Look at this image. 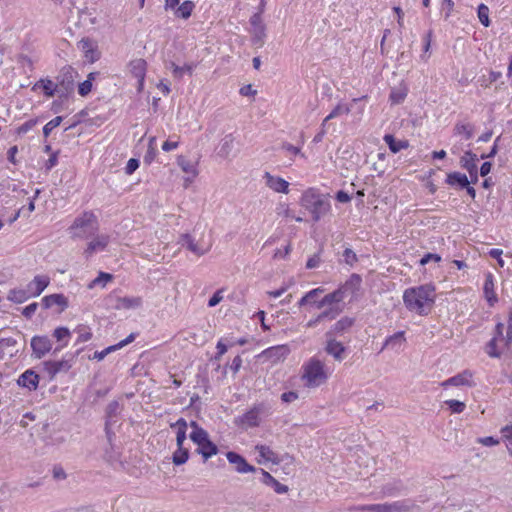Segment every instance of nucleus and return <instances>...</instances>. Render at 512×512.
I'll list each match as a JSON object with an SVG mask.
<instances>
[{
	"instance_id": "1",
	"label": "nucleus",
	"mask_w": 512,
	"mask_h": 512,
	"mask_svg": "<svg viewBox=\"0 0 512 512\" xmlns=\"http://www.w3.org/2000/svg\"><path fill=\"white\" fill-rule=\"evenodd\" d=\"M406 308L419 315H427L434 303V288L430 285L406 289L403 294Z\"/></svg>"
},
{
	"instance_id": "2",
	"label": "nucleus",
	"mask_w": 512,
	"mask_h": 512,
	"mask_svg": "<svg viewBox=\"0 0 512 512\" xmlns=\"http://www.w3.org/2000/svg\"><path fill=\"white\" fill-rule=\"evenodd\" d=\"M300 204L309 211L315 222L319 221L330 210L328 195L320 193L315 188H309L302 194Z\"/></svg>"
},
{
	"instance_id": "3",
	"label": "nucleus",
	"mask_w": 512,
	"mask_h": 512,
	"mask_svg": "<svg viewBox=\"0 0 512 512\" xmlns=\"http://www.w3.org/2000/svg\"><path fill=\"white\" fill-rule=\"evenodd\" d=\"M351 291L352 286L350 281L347 280L344 285L340 286L333 292L326 294L321 299H317V302H314L312 305L317 309H323V311H333L332 315L335 319L344 311V300Z\"/></svg>"
},
{
	"instance_id": "4",
	"label": "nucleus",
	"mask_w": 512,
	"mask_h": 512,
	"mask_svg": "<svg viewBox=\"0 0 512 512\" xmlns=\"http://www.w3.org/2000/svg\"><path fill=\"white\" fill-rule=\"evenodd\" d=\"M324 367V363L316 357L304 364L302 378L307 387H318L326 382L328 376Z\"/></svg>"
},
{
	"instance_id": "5",
	"label": "nucleus",
	"mask_w": 512,
	"mask_h": 512,
	"mask_svg": "<svg viewBox=\"0 0 512 512\" xmlns=\"http://www.w3.org/2000/svg\"><path fill=\"white\" fill-rule=\"evenodd\" d=\"M70 231L75 238H88L98 231V220L93 212H84L81 216L75 218L70 227Z\"/></svg>"
},
{
	"instance_id": "6",
	"label": "nucleus",
	"mask_w": 512,
	"mask_h": 512,
	"mask_svg": "<svg viewBox=\"0 0 512 512\" xmlns=\"http://www.w3.org/2000/svg\"><path fill=\"white\" fill-rule=\"evenodd\" d=\"M270 410L271 407L267 403H256L246 413L236 417L234 423L245 429L258 427L261 423V417L270 415Z\"/></svg>"
},
{
	"instance_id": "7",
	"label": "nucleus",
	"mask_w": 512,
	"mask_h": 512,
	"mask_svg": "<svg viewBox=\"0 0 512 512\" xmlns=\"http://www.w3.org/2000/svg\"><path fill=\"white\" fill-rule=\"evenodd\" d=\"M77 72L71 67H63L58 76V94L60 98H67L74 91V78Z\"/></svg>"
},
{
	"instance_id": "8",
	"label": "nucleus",
	"mask_w": 512,
	"mask_h": 512,
	"mask_svg": "<svg viewBox=\"0 0 512 512\" xmlns=\"http://www.w3.org/2000/svg\"><path fill=\"white\" fill-rule=\"evenodd\" d=\"M354 454L356 455L355 461L359 467V471L357 472L358 475L362 479H366L372 476L376 464L374 457H372L362 448H357Z\"/></svg>"
},
{
	"instance_id": "9",
	"label": "nucleus",
	"mask_w": 512,
	"mask_h": 512,
	"mask_svg": "<svg viewBox=\"0 0 512 512\" xmlns=\"http://www.w3.org/2000/svg\"><path fill=\"white\" fill-rule=\"evenodd\" d=\"M81 351H82V349H79L76 351V353L74 355H71L69 358H64L59 361H53V360L45 361L43 363V366H44V370L49 375V378L53 379L58 373L68 372L73 366L75 357L78 356L81 353Z\"/></svg>"
},
{
	"instance_id": "10",
	"label": "nucleus",
	"mask_w": 512,
	"mask_h": 512,
	"mask_svg": "<svg viewBox=\"0 0 512 512\" xmlns=\"http://www.w3.org/2000/svg\"><path fill=\"white\" fill-rule=\"evenodd\" d=\"M408 510L409 506L404 501L354 507V511L362 512H407Z\"/></svg>"
},
{
	"instance_id": "11",
	"label": "nucleus",
	"mask_w": 512,
	"mask_h": 512,
	"mask_svg": "<svg viewBox=\"0 0 512 512\" xmlns=\"http://www.w3.org/2000/svg\"><path fill=\"white\" fill-rule=\"evenodd\" d=\"M30 345L37 359H41L52 349V342L47 336H34Z\"/></svg>"
},
{
	"instance_id": "12",
	"label": "nucleus",
	"mask_w": 512,
	"mask_h": 512,
	"mask_svg": "<svg viewBox=\"0 0 512 512\" xmlns=\"http://www.w3.org/2000/svg\"><path fill=\"white\" fill-rule=\"evenodd\" d=\"M477 161V155L471 151H466L460 159V164L468 171L472 183H476L478 181Z\"/></svg>"
},
{
	"instance_id": "13",
	"label": "nucleus",
	"mask_w": 512,
	"mask_h": 512,
	"mask_svg": "<svg viewBox=\"0 0 512 512\" xmlns=\"http://www.w3.org/2000/svg\"><path fill=\"white\" fill-rule=\"evenodd\" d=\"M226 457H227V460L229 461V463L235 465V470L238 473H242V474L248 473V472L256 473L258 470L256 467L250 465L246 461V459L242 455L238 454L237 452L229 451V452H227Z\"/></svg>"
},
{
	"instance_id": "14",
	"label": "nucleus",
	"mask_w": 512,
	"mask_h": 512,
	"mask_svg": "<svg viewBox=\"0 0 512 512\" xmlns=\"http://www.w3.org/2000/svg\"><path fill=\"white\" fill-rule=\"evenodd\" d=\"M39 380V375L34 370L28 369L19 376L17 383L29 391H35L38 388Z\"/></svg>"
},
{
	"instance_id": "15",
	"label": "nucleus",
	"mask_w": 512,
	"mask_h": 512,
	"mask_svg": "<svg viewBox=\"0 0 512 512\" xmlns=\"http://www.w3.org/2000/svg\"><path fill=\"white\" fill-rule=\"evenodd\" d=\"M259 475V480L267 486H271L278 494H283L288 491V487L278 480H276L270 473L264 469L259 468L256 472Z\"/></svg>"
},
{
	"instance_id": "16",
	"label": "nucleus",
	"mask_w": 512,
	"mask_h": 512,
	"mask_svg": "<svg viewBox=\"0 0 512 512\" xmlns=\"http://www.w3.org/2000/svg\"><path fill=\"white\" fill-rule=\"evenodd\" d=\"M442 387L447 386H468L472 387L474 386L473 380H472V373L468 370L463 371L462 373H459L441 383Z\"/></svg>"
},
{
	"instance_id": "17",
	"label": "nucleus",
	"mask_w": 512,
	"mask_h": 512,
	"mask_svg": "<svg viewBox=\"0 0 512 512\" xmlns=\"http://www.w3.org/2000/svg\"><path fill=\"white\" fill-rule=\"evenodd\" d=\"M146 67L147 63L142 58L134 59L129 63L130 72L133 74L134 77L138 79L139 90L142 89L144 84Z\"/></svg>"
},
{
	"instance_id": "18",
	"label": "nucleus",
	"mask_w": 512,
	"mask_h": 512,
	"mask_svg": "<svg viewBox=\"0 0 512 512\" xmlns=\"http://www.w3.org/2000/svg\"><path fill=\"white\" fill-rule=\"evenodd\" d=\"M263 177L266 180V186H268L270 189L279 193H288L289 183L285 179L281 177H275L271 175L269 172H265Z\"/></svg>"
},
{
	"instance_id": "19",
	"label": "nucleus",
	"mask_w": 512,
	"mask_h": 512,
	"mask_svg": "<svg viewBox=\"0 0 512 512\" xmlns=\"http://www.w3.org/2000/svg\"><path fill=\"white\" fill-rule=\"evenodd\" d=\"M290 353V349L287 345H278L266 349L263 352V356L273 363L284 360Z\"/></svg>"
},
{
	"instance_id": "20",
	"label": "nucleus",
	"mask_w": 512,
	"mask_h": 512,
	"mask_svg": "<svg viewBox=\"0 0 512 512\" xmlns=\"http://www.w3.org/2000/svg\"><path fill=\"white\" fill-rule=\"evenodd\" d=\"M181 244L197 256H202L209 251V247L204 248L190 234L181 235Z\"/></svg>"
},
{
	"instance_id": "21",
	"label": "nucleus",
	"mask_w": 512,
	"mask_h": 512,
	"mask_svg": "<svg viewBox=\"0 0 512 512\" xmlns=\"http://www.w3.org/2000/svg\"><path fill=\"white\" fill-rule=\"evenodd\" d=\"M325 351L334 357L337 361H342L345 357L346 348L341 341L336 339L327 340Z\"/></svg>"
},
{
	"instance_id": "22",
	"label": "nucleus",
	"mask_w": 512,
	"mask_h": 512,
	"mask_svg": "<svg viewBox=\"0 0 512 512\" xmlns=\"http://www.w3.org/2000/svg\"><path fill=\"white\" fill-rule=\"evenodd\" d=\"M41 305L45 309H49L54 305L60 306V312L68 307V300L63 294H51L42 299Z\"/></svg>"
},
{
	"instance_id": "23",
	"label": "nucleus",
	"mask_w": 512,
	"mask_h": 512,
	"mask_svg": "<svg viewBox=\"0 0 512 512\" xmlns=\"http://www.w3.org/2000/svg\"><path fill=\"white\" fill-rule=\"evenodd\" d=\"M50 280L46 276H35L34 279L27 285L32 297L39 296L45 288L49 285Z\"/></svg>"
},
{
	"instance_id": "24",
	"label": "nucleus",
	"mask_w": 512,
	"mask_h": 512,
	"mask_svg": "<svg viewBox=\"0 0 512 512\" xmlns=\"http://www.w3.org/2000/svg\"><path fill=\"white\" fill-rule=\"evenodd\" d=\"M405 342H406L405 332L404 331L396 332L395 334L389 336L385 340L382 350L385 348H389L395 352H399Z\"/></svg>"
},
{
	"instance_id": "25",
	"label": "nucleus",
	"mask_w": 512,
	"mask_h": 512,
	"mask_svg": "<svg viewBox=\"0 0 512 512\" xmlns=\"http://www.w3.org/2000/svg\"><path fill=\"white\" fill-rule=\"evenodd\" d=\"M109 243L108 235H98L95 239L89 242L84 254L86 257H90L96 251H102L106 248Z\"/></svg>"
},
{
	"instance_id": "26",
	"label": "nucleus",
	"mask_w": 512,
	"mask_h": 512,
	"mask_svg": "<svg viewBox=\"0 0 512 512\" xmlns=\"http://www.w3.org/2000/svg\"><path fill=\"white\" fill-rule=\"evenodd\" d=\"M483 290H484L485 298L488 301L489 305L493 306L498 301V298L494 292V281H493V275L491 273H488L486 275Z\"/></svg>"
},
{
	"instance_id": "27",
	"label": "nucleus",
	"mask_w": 512,
	"mask_h": 512,
	"mask_svg": "<svg viewBox=\"0 0 512 512\" xmlns=\"http://www.w3.org/2000/svg\"><path fill=\"white\" fill-rule=\"evenodd\" d=\"M218 451L219 449L217 445L210 439L207 440L205 443L199 445L198 448L196 449V453L200 454L203 457L204 461H207L209 458L216 455Z\"/></svg>"
},
{
	"instance_id": "28",
	"label": "nucleus",
	"mask_w": 512,
	"mask_h": 512,
	"mask_svg": "<svg viewBox=\"0 0 512 512\" xmlns=\"http://www.w3.org/2000/svg\"><path fill=\"white\" fill-rule=\"evenodd\" d=\"M171 428L176 427V445L184 446V441L186 440V431H187V422L184 418H179L175 423H172Z\"/></svg>"
},
{
	"instance_id": "29",
	"label": "nucleus",
	"mask_w": 512,
	"mask_h": 512,
	"mask_svg": "<svg viewBox=\"0 0 512 512\" xmlns=\"http://www.w3.org/2000/svg\"><path fill=\"white\" fill-rule=\"evenodd\" d=\"M118 410H119V403L117 401H111L107 405V408H106L107 420L105 423V432H106V435H107V438L109 441H111L112 435H114L109 428L110 419H112L113 417H115L117 415Z\"/></svg>"
},
{
	"instance_id": "30",
	"label": "nucleus",
	"mask_w": 512,
	"mask_h": 512,
	"mask_svg": "<svg viewBox=\"0 0 512 512\" xmlns=\"http://www.w3.org/2000/svg\"><path fill=\"white\" fill-rule=\"evenodd\" d=\"M32 297L28 287L26 289H12L8 292V300L11 302L21 304Z\"/></svg>"
},
{
	"instance_id": "31",
	"label": "nucleus",
	"mask_w": 512,
	"mask_h": 512,
	"mask_svg": "<svg viewBox=\"0 0 512 512\" xmlns=\"http://www.w3.org/2000/svg\"><path fill=\"white\" fill-rule=\"evenodd\" d=\"M167 68L172 70L173 76L177 79H181L184 75V73L189 74L190 76L193 74L195 65L193 63L191 64H185L184 66H178L174 62H170L167 65Z\"/></svg>"
},
{
	"instance_id": "32",
	"label": "nucleus",
	"mask_w": 512,
	"mask_h": 512,
	"mask_svg": "<svg viewBox=\"0 0 512 512\" xmlns=\"http://www.w3.org/2000/svg\"><path fill=\"white\" fill-rule=\"evenodd\" d=\"M341 153V156L338 155L336 158V166L340 170V174L344 177H347V173L350 171L352 167V161H350L347 157H345V154H349L348 151H338Z\"/></svg>"
},
{
	"instance_id": "33",
	"label": "nucleus",
	"mask_w": 512,
	"mask_h": 512,
	"mask_svg": "<svg viewBox=\"0 0 512 512\" xmlns=\"http://www.w3.org/2000/svg\"><path fill=\"white\" fill-rule=\"evenodd\" d=\"M252 38L251 42L252 44L257 47L261 48L263 47L265 43L266 38V26H257L251 29Z\"/></svg>"
},
{
	"instance_id": "34",
	"label": "nucleus",
	"mask_w": 512,
	"mask_h": 512,
	"mask_svg": "<svg viewBox=\"0 0 512 512\" xmlns=\"http://www.w3.org/2000/svg\"><path fill=\"white\" fill-rule=\"evenodd\" d=\"M446 183L451 186L458 185L460 188H464L467 187L470 182L465 174L451 172L447 175Z\"/></svg>"
},
{
	"instance_id": "35",
	"label": "nucleus",
	"mask_w": 512,
	"mask_h": 512,
	"mask_svg": "<svg viewBox=\"0 0 512 512\" xmlns=\"http://www.w3.org/2000/svg\"><path fill=\"white\" fill-rule=\"evenodd\" d=\"M142 305L141 297H119L116 308L131 309L139 308Z\"/></svg>"
},
{
	"instance_id": "36",
	"label": "nucleus",
	"mask_w": 512,
	"mask_h": 512,
	"mask_svg": "<svg viewBox=\"0 0 512 512\" xmlns=\"http://www.w3.org/2000/svg\"><path fill=\"white\" fill-rule=\"evenodd\" d=\"M352 327V319L345 317L337 321L327 335L341 336L347 329Z\"/></svg>"
},
{
	"instance_id": "37",
	"label": "nucleus",
	"mask_w": 512,
	"mask_h": 512,
	"mask_svg": "<svg viewBox=\"0 0 512 512\" xmlns=\"http://www.w3.org/2000/svg\"><path fill=\"white\" fill-rule=\"evenodd\" d=\"M177 164L188 175H191L192 178H195L198 175V171L196 169V165L191 160L187 159L184 156H179L177 158Z\"/></svg>"
},
{
	"instance_id": "38",
	"label": "nucleus",
	"mask_w": 512,
	"mask_h": 512,
	"mask_svg": "<svg viewBox=\"0 0 512 512\" xmlns=\"http://www.w3.org/2000/svg\"><path fill=\"white\" fill-rule=\"evenodd\" d=\"M53 337L58 341V342H63L65 341L63 344L57 346L54 350V354H56L57 352L61 351V349L67 345V339L70 337V331L67 327H57L54 332H53Z\"/></svg>"
},
{
	"instance_id": "39",
	"label": "nucleus",
	"mask_w": 512,
	"mask_h": 512,
	"mask_svg": "<svg viewBox=\"0 0 512 512\" xmlns=\"http://www.w3.org/2000/svg\"><path fill=\"white\" fill-rule=\"evenodd\" d=\"M194 8L195 4L190 0H186L176 8L175 16L182 19H188Z\"/></svg>"
},
{
	"instance_id": "40",
	"label": "nucleus",
	"mask_w": 512,
	"mask_h": 512,
	"mask_svg": "<svg viewBox=\"0 0 512 512\" xmlns=\"http://www.w3.org/2000/svg\"><path fill=\"white\" fill-rule=\"evenodd\" d=\"M189 459V450L184 446H177L172 455V463L176 466L185 464Z\"/></svg>"
},
{
	"instance_id": "41",
	"label": "nucleus",
	"mask_w": 512,
	"mask_h": 512,
	"mask_svg": "<svg viewBox=\"0 0 512 512\" xmlns=\"http://www.w3.org/2000/svg\"><path fill=\"white\" fill-rule=\"evenodd\" d=\"M234 138L231 134L226 135L220 143L218 155L227 158L233 150Z\"/></svg>"
},
{
	"instance_id": "42",
	"label": "nucleus",
	"mask_w": 512,
	"mask_h": 512,
	"mask_svg": "<svg viewBox=\"0 0 512 512\" xmlns=\"http://www.w3.org/2000/svg\"><path fill=\"white\" fill-rule=\"evenodd\" d=\"M384 141L393 153H397L400 150L405 149L409 146L407 141H397L391 134H386L384 136Z\"/></svg>"
},
{
	"instance_id": "43",
	"label": "nucleus",
	"mask_w": 512,
	"mask_h": 512,
	"mask_svg": "<svg viewBox=\"0 0 512 512\" xmlns=\"http://www.w3.org/2000/svg\"><path fill=\"white\" fill-rule=\"evenodd\" d=\"M403 488H404V485H403L402 481L393 480L392 482H388L383 485L382 492L386 496H394L397 493H399L400 491H402Z\"/></svg>"
},
{
	"instance_id": "44",
	"label": "nucleus",
	"mask_w": 512,
	"mask_h": 512,
	"mask_svg": "<svg viewBox=\"0 0 512 512\" xmlns=\"http://www.w3.org/2000/svg\"><path fill=\"white\" fill-rule=\"evenodd\" d=\"M474 126L470 123L459 122L454 127L455 135H463L465 139H470L473 136Z\"/></svg>"
},
{
	"instance_id": "45",
	"label": "nucleus",
	"mask_w": 512,
	"mask_h": 512,
	"mask_svg": "<svg viewBox=\"0 0 512 512\" xmlns=\"http://www.w3.org/2000/svg\"><path fill=\"white\" fill-rule=\"evenodd\" d=\"M191 441L195 443L197 446L205 443L209 440V434L205 429H198L197 431H192L189 435Z\"/></svg>"
},
{
	"instance_id": "46",
	"label": "nucleus",
	"mask_w": 512,
	"mask_h": 512,
	"mask_svg": "<svg viewBox=\"0 0 512 512\" xmlns=\"http://www.w3.org/2000/svg\"><path fill=\"white\" fill-rule=\"evenodd\" d=\"M332 312L333 311H331V310L330 311H322L320 314L317 315V317L308 321L307 327L313 328V327H316L320 322H323L325 320H329V321L334 320Z\"/></svg>"
},
{
	"instance_id": "47",
	"label": "nucleus",
	"mask_w": 512,
	"mask_h": 512,
	"mask_svg": "<svg viewBox=\"0 0 512 512\" xmlns=\"http://www.w3.org/2000/svg\"><path fill=\"white\" fill-rule=\"evenodd\" d=\"M40 82L42 83L43 92L47 97H52L55 93H58V85L53 81L46 79L41 80Z\"/></svg>"
},
{
	"instance_id": "48",
	"label": "nucleus",
	"mask_w": 512,
	"mask_h": 512,
	"mask_svg": "<svg viewBox=\"0 0 512 512\" xmlns=\"http://www.w3.org/2000/svg\"><path fill=\"white\" fill-rule=\"evenodd\" d=\"M486 353L492 358H500L501 352L497 349V338L493 337L486 345Z\"/></svg>"
},
{
	"instance_id": "49",
	"label": "nucleus",
	"mask_w": 512,
	"mask_h": 512,
	"mask_svg": "<svg viewBox=\"0 0 512 512\" xmlns=\"http://www.w3.org/2000/svg\"><path fill=\"white\" fill-rule=\"evenodd\" d=\"M349 113V108L347 105H337L331 112L330 114L324 119L323 121V126H325V123L332 119V118H336L342 114H346L348 115Z\"/></svg>"
},
{
	"instance_id": "50",
	"label": "nucleus",
	"mask_w": 512,
	"mask_h": 512,
	"mask_svg": "<svg viewBox=\"0 0 512 512\" xmlns=\"http://www.w3.org/2000/svg\"><path fill=\"white\" fill-rule=\"evenodd\" d=\"M478 18L479 21L485 26L488 27L490 25L489 20V8L485 4H480L478 6Z\"/></svg>"
},
{
	"instance_id": "51",
	"label": "nucleus",
	"mask_w": 512,
	"mask_h": 512,
	"mask_svg": "<svg viewBox=\"0 0 512 512\" xmlns=\"http://www.w3.org/2000/svg\"><path fill=\"white\" fill-rule=\"evenodd\" d=\"M113 279V275L105 272H100L99 275L91 282L89 288L97 285L105 286L109 281Z\"/></svg>"
},
{
	"instance_id": "52",
	"label": "nucleus",
	"mask_w": 512,
	"mask_h": 512,
	"mask_svg": "<svg viewBox=\"0 0 512 512\" xmlns=\"http://www.w3.org/2000/svg\"><path fill=\"white\" fill-rule=\"evenodd\" d=\"M62 120H63V118L61 116H57V117L53 118L52 120H50L47 124H45V126L43 127L44 136L48 137L50 135V133L52 132V130L61 124Z\"/></svg>"
},
{
	"instance_id": "53",
	"label": "nucleus",
	"mask_w": 512,
	"mask_h": 512,
	"mask_svg": "<svg viewBox=\"0 0 512 512\" xmlns=\"http://www.w3.org/2000/svg\"><path fill=\"white\" fill-rule=\"evenodd\" d=\"M76 332L78 333L77 343L87 342L92 338L90 329L85 326H79Z\"/></svg>"
},
{
	"instance_id": "54",
	"label": "nucleus",
	"mask_w": 512,
	"mask_h": 512,
	"mask_svg": "<svg viewBox=\"0 0 512 512\" xmlns=\"http://www.w3.org/2000/svg\"><path fill=\"white\" fill-rule=\"evenodd\" d=\"M503 438L506 440L507 449L512 457V425L505 426L501 429Z\"/></svg>"
},
{
	"instance_id": "55",
	"label": "nucleus",
	"mask_w": 512,
	"mask_h": 512,
	"mask_svg": "<svg viewBox=\"0 0 512 512\" xmlns=\"http://www.w3.org/2000/svg\"><path fill=\"white\" fill-rule=\"evenodd\" d=\"M37 123H38V119H36V118L26 121L25 123H23L22 125H20L17 128V134L24 135V134L28 133L31 129H33L36 126Z\"/></svg>"
},
{
	"instance_id": "56",
	"label": "nucleus",
	"mask_w": 512,
	"mask_h": 512,
	"mask_svg": "<svg viewBox=\"0 0 512 512\" xmlns=\"http://www.w3.org/2000/svg\"><path fill=\"white\" fill-rule=\"evenodd\" d=\"M445 404L448 405L453 413H461L466 407L464 402L458 400H447L445 401Z\"/></svg>"
},
{
	"instance_id": "57",
	"label": "nucleus",
	"mask_w": 512,
	"mask_h": 512,
	"mask_svg": "<svg viewBox=\"0 0 512 512\" xmlns=\"http://www.w3.org/2000/svg\"><path fill=\"white\" fill-rule=\"evenodd\" d=\"M256 449L258 450L261 457H263L267 461H273L274 462V452L265 445L256 446Z\"/></svg>"
},
{
	"instance_id": "58",
	"label": "nucleus",
	"mask_w": 512,
	"mask_h": 512,
	"mask_svg": "<svg viewBox=\"0 0 512 512\" xmlns=\"http://www.w3.org/2000/svg\"><path fill=\"white\" fill-rule=\"evenodd\" d=\"M406 92L402 89L392 90L390 93V100L393 104H400L406 97Z\"/></svg>"
},
{
	"instance_id": "59",
	"label": "nucleus",
	"mask_w": 512,
	"mask_h": 512,
	"mask_svg": "<svg viewBox=\"0 0 512 512\" xmlns=\"http://www.w3.org/2000/svg\"><path fill=\"white\" fill-rule=\"evenodd\" d=\"M325 292V289L323 287H317L315 289H312L306 293L309 305L313 304L314 302H317V299Z\"/></svg>"
},
{
	"instance_id": "60",
	"label": "nucleus",
	"mask_w": 512,
	"mask_h": 512,
	"mask_svg": "<svg viewBox=\"0 0 512 512\" xmlns=\"http://www.w3.org/2000/svg\"><path fill=\"white\" fill-rule=\"evenodd\" d=\"M281 149L285 150L286 152L292 154V155H300L301 157H304V154L301 153V149L299 147H296L290 143H283L281 145Z\"/></svg>"
},
{
	"instance_id": "61",
	"label": "nucleus",
	"mask_w": 512,
	"mask_h": 512,
	"mask_svg": "<svg viewBox=\"0 0 512 512\" xmlns=\"http://www.w3.org/2000/svg\"><path fill=\"white\" fill-rule=\"evenodd\" d=\"M92 90V83L89 80H85L78 86V93L81 96H87Z\"/></svg>"
},
{
	"instance_id": "62",
	"label": "nucleus",
	"mask_w": 512,
	"mask_h": 512,
	"mask_svg": "<svg viewBox=\"0 0 512 512\" xmlns=\"http://www.w3.org/2000/svg\"><path fill=\"white\" fill-rule=\"evenodd\" d=\"M139 167V160L135 158H131L128 160L127 165L125 167V172L128 175L133 174Z\"/></svg>"
},
{
	"instance_id": "63",
	"label": "nucleus",
	"mask_w": 512,
	"mask_h": 512,
	"mask_svg": "<svg viewBox=\"0 0 512 512\" xmlns=\"http://www.w3.org/2000/svg\"><path fill=\"white\" fill-rule=\"evenodd\" d=\"M37 308H38V303H36V302L31 303L23 309L22 314L26 318H31L34 315V313L36 312Z\"/></svg>"
},
{
	"instance_id": "64",
	"label": "nucleus",
	"mask_w": 512,
	"mask_h": 512,
	"mask_svg": "<svg viewBox=\"0 0 512 512\" xmlns=\"http://www.w3.org/2000/svg\"><path fill=\"white\" fill-rule=\"evenodd\" d=\"M320 256L319 254H314L312 257H310L306 262V268L307 269H314L317 268L320 264Z\"/></svg>"
}]
</instances>
